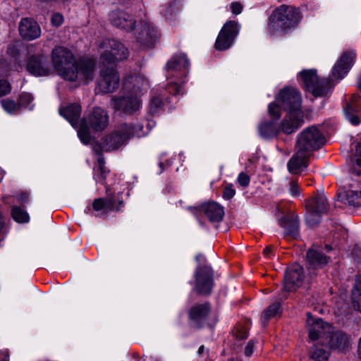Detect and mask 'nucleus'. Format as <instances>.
<instances>
[{
    "label": "nucleus",
    "mask_w": 361,
    "mask_h": 361,
    "mask_svg": "<svg viewBox=\"0 0 361 361\" xmlns=\"http://www.w3.org/2000/svg\"><path fill=\"white\" fill-rule=\"evenodd\" d=\"M240 25L235 20L226 22L221 29L215 45H232L240 32Z\"/></svg>",
    "instance_id": "17"
},
{
    "label": "nucleus",
    "mask_w": 361,
    "mask_h": 361,
    "mask_svg": "<svg viewBox=\"0 0 361 361\" xmlns=\"http://www.w3.org/2000/svg\"><path fill=\"white\" fill-rule=\"evenodd\" d=\"M321 346V343H318L314 345V349L311 354V358L314 361H326L329 358V351L324 350Z\"/></svg>",
    "instance_id": "38"
},
{
    "label": "nucleus",
    "mask_w": 361,
    "mask_h": 361,
    "mask_svg": "<svg viewBox=\"0 0 361 361\" xmlns=\"http://www.w3.org/2000/svg\"><path fill=\"white\" fill-rule=\"evenodd\" d=\"M350 171L356 176L361 174V140L355 145V152L350 159Z\"/></svg>",
    "instance_id": "32"
},
{
    "label": "nucleus",
    "mask_w": 361,
    "mask_h": 361,
    "mask_svg": "<svg viewBox=\"0 0 361 361\" xmlns=\"http://www.w3.org/2000/svg\"><path fill=\"white\" fill-rule=\"evenodd\" d=\"M286 185L288 187V192L292 197H297L300 195V188L297 180L287 178Z\"/></svg>",
    "instance_id": "42"
},
{
    "label": "nucleus",
    "mask_w": 361,
    "mask_h": 361,
    "mask_svg": "<svg viewBox=\"0 0 361 361\" xmlns=\"http://www.w3.org/2000/svg\"><path fill=\"white\" fill-rule=\"evenodd\" d=\"M357 111L353 103L348 104L344 109L345 118L355 126L358 125L360 122V118L357 116Z\"/></svg>",
    "instance_id": "35"
},
{
    "label": "nucleus",
    "mask_w": 361,
    "mask_h": 361,
    "mask_svg": "<svg viewBox=\"0 0 361 361\" xmlns=\"http://www.w3.org/2000/svg\"><path fill=\"white\" fill-rule=\"evenodd\" d=\"M54 70L63 80L74 82L75 86L93 80L96 71V59L85 56L76 59L68 47H55L51 52Z\"/></svg>",
    "instance_id": "1"
},
{
    "label": "nucleus",
    "mask_w": 361,
    "mask_h": 361,
    "mask_svg": "<svg viewBox=\"0 0 361 361\" xmlns=\"http://www.w3.org/2000/svg\"><path fill=\"white\" fill-rule=\"evenodd\" d=\"M279 225L284 228L285 235L295 238L298 235L299 224L296 218L284 216L279 219Z\"/></svg>",
    "instance_id": "31"
},
{
    "label": "nucleus",
    "mask_w": 361,
    "mask_h": 361,
    "mask_svg": "<svg viewBox=\"0 0 361 361\" xmlns=\"http://www.w3.org/2000/svg\"><path fill=\"white\" fill-rule=\"evenodd\" d=\"M111 23L118 28L127 32L132 31L135 28V20L129 13L121 10L112 11L109 15Z\"/></svg>",
    "instance_id": "22"
},
{
    "label": "nucleus",
    "mask_w": 361,
    "mask_h": 361,
    "mask_svg": "<svg viewBox=\"0 0 361 361\" xmlns=\"http://www.w3.org/2000/svg\"><path fill=\"white\" fill-rule=\"evenodd\" d=\"M308 267L311 269H322L328 262L329 258L317 249H310L307 252Z\"/></svg>",
    "instance_id": "30"
},
{
    "label": "nucleus",
    "mask_w": 361,
    "mask_h": 361,
    "mask_svg": "<svg viewBox=\"0 0 361 361\" xmlns=\"http://www.w3.org/2000/svg\"><path fill=\"white\" fill-rule=\"evenodd\" d=\"M306 222L310 226L317 225L321 218V214L326 213L329 209L327 199L324 194L319 193L307 204Z\"/></svg>",
    "instance_id": "12"
},
{
    "label": "nucleus",
    "mask_w": 361,
    "mask_h": 361,
    "mask_svg": "<svg viewBox=\"0 0 361 361\" xmlns=\"http://www.w3.org/2000/svg\"><path fill=\"white\" fill-rule=\"evenodd\" d=\"M307 329L309 333V338L311 341H317L322 345L324 344V339L327 334L331 331V326L324 322L320 319H314L310 313L307 314Z\"/></svg>",
    "instance_id": "14"
},
{
    "label": "nucleus",
    "mask_w": 361,
    "mask_h": 361,
    "mask_svg": "<svg viewBox=\"0 0 361 361\" xmlns=\"http://www.w3.org/2000/svg\"><path fill=\"white\" fill-rule=\"evenodd\" d=\"M235 334L238 339H245L248 336V334L246 330L238 331L236 329Z\"/></svg>",
    "instance_id": "52"
},
{
    "label": "nucleus",
    "mask_w": 361,
    "mask_h": 361,
    "mask_svg": "<svg viewBox=\"0 0 361 361\" xmlns=\"http://www.w3.org/2000/svg\"><path fill=\"white\" fill-rule=\"evenodd\" d=\"M160 34L157 28L151 23H145L141 32L137 37V41L143 45L154 44L159 42Z\"/></svg>",
    "instance_id": "26"
},
{
    "label": "nucleus",
    "mask_w": 361,
    "mask_h": 361,
    "mask_svg": "<svg viewBox=\"0 0 361 361\" xmlns=\"http://www.w3.org/2000/svg\"><path fill=\"white\" fill-rule=\"evenodd\" d=\"M63 16L60 13H54L51 18V23L55 27L61 26L63 23Z\"/></svg>",
    "instance_id": "45"
},
{
    "label": "nucleus",
    "mask_w": 361,
    "mask_h": 361,
    "mask_svg": "<svg viewBox=\"0 0 361 361\" xmlns=\"http://www.w3.org/2000/svg\"><path fill=\"white\" fill-rule=\"evenodd\" d=\"M88 121L92 128L95 131L104 130L108 125L109 116L106 112L99 108H94L88 117Z\"/></svg>",
    "instance_id": "27"
},
{
    "label": "nucleus",
    "mask_w": 361,
    "mask_h": 361,
    "mask_svg": "<svg viewBox=\"0 0 361 361\" xmlns=\"http://www.w3.org/2000/svg\"><path fill=\"white\" fill-rule=\"evenodd\" d=\"M210 307L207 303L198 304L192 306L189 312V319L191 326L201 328L204 325H210L208 317Z\"/></svg>",
    "instance_id": "19"
},
{
    "label": "nucleus",
    "mask_w": 361,
    "mask_h": 361,
    "mask_svg": "<svg viewBox=\"0 0 361 361\" xmlns=\"http://www.w3.org/2000/svg\"><path fill=\"white\" fill-rule=\"evenodd\" d=\"M195 259L199 263V265L195 272V288L200 294H209L213 287L212 269L208 265L201 266V264L205 261L204 255L201 254L197 255Z\"/></svg>",
    "instance_id": "9"
},
{
    "label": "nucleus",
    "mask_w": 361,
    "mask_h": 361,
    "mask_svg": "<svg viewBox=\"0 0 361 361\" xmlns=\"http://www.w3.org/2000/svg\"><path fill=\"white\" fill-rule=\"evenodd\" d=\"M190 63L183 53L174 54L166 65L169 80L166 91L173 95L183 93L182 85L188 72Z\"/></svg>",
    "instance_id": "5"
},
{
    "label": "nucleus",
    "mask_w": 361,
    "mask_h": 361,
    "mask_svg": "<svg viewBox=\"0 0 361 361\" xmlns=\"http://www.w3.org/2000/svg\"><path fill=\"white\" fill-rule=\"evenodd\" d=\"M81 108L78 104H73L65 109H60L59 114L64 117L71 125L77 129L78 136L80 141L87 145L91 140L90 130L85 120H80Z\"/></svg>",
    "instance_id": "8"
},
{
    "label": "nucleus",
    "mask_w": 361,
    "mask_h": 361,
    "mask_svg": "<svg viewBox=\"0 0 361 361\" xmlns=\"http://www.w3.org/2000/svg\"><path fill=\"white\" fill-rule=\"evenodd\" d=\"M27 71L35 76L49 75L52 68L50 66L47 57L43 54L32 56L28 60L27 64Z\"/></svg>",
    "instance_id": "18"
},
{
    "label": "nucleus",
    "mask_w": 361,
    "mask_h": 361,
    "mask_svg": "<svg viewBox=\"0 0 361 361\" xmlns=\"http://www.w3.org/2000/svg\"><path fill=\"white\" fill-rule=\"evenodd\" d=\"M338 198L344 204L358 207L361 206V190L357 182L349 183L338 193Z\"/></svg>",
    "instance_id": "23"
},
{
    "label": "nucleus",
    "mask_w": 361,
    "mask_h": 361,
    "mask_svg": "<svg viewBox=\"0 0 361 361\" xmlns=\"http://www.w3.org/2000/svg\"><path fill=\"white\" fill-rule=\"evenodd\" d=\"M263 253L264 255L266 256V257H269V255L271 253V249L270 247H266L264 251H263Z\"/></svg>",
    "instance_id": "53"
},
{
    "label": "nucleus",
    "mask_w": 361,
    "mask_h": 361,
    "mask_svg": "<svg viewBox=\"0 0 361 361\" xmlns=\"http://www.w3.org/2000/svg\"><path fill=\"white\" fill-rule=\"evenodd\" d=\"M19 33L26 40H33L41 35V28L36 21L31 18H22L19 23Z\"/></svg>",
    "instance_id": "25"
},
{
    "label": "nucleus",
    "mask_w": 361,
    "mask_h": 361,
    "mask_svg": "<svg viewBox=\"0 0 361 361\" xmlns=\"http://www.w3.org/2000/svg\"><path fill=\"white\" fill-rule=\"evenodd\" d=\"M286 113L282 120V131L289 135L295 132L304 123L302 97L294 87H284L268 105V114L276 119L281 116V109Z\"/></svg>",
    "instance_id": "2"
},
{
    "label": "nucleus",
    "mask_w": 361,
    "mask_h": 361,
    "mask_svg": "<svg viewBox=\"0 0 361 361\" xmlns=\"http://www.w3.org/2000/svg\"><path fill=\"white\" fill-rule=\"evenodd\" d=\"M166 153H161L159 156V166L161 169L160 173H162L166 167H169L172 161L166 159Z\"/></svg>",
    "instance_id": "44"
},
{
    "label": "nucleus",
    "mask_w": 361,
    "mask_h": 361,
    "mask_svg": "<svg viewBox=\"0 0 361 361\" xmlns=\"http://www.w3.org/2000/svg\"><path fill=\"white\" fill-rule=\"evenodd\" d=\"M324 143V137L315 126L304 129L298 135L296 148L307 153L319 148Z\"/></svg>",
    "instance_id": "11"
},
{
    "label": "nucleus",
    "mask_w": 361,
    "mask_h": 361,
    "mask_svg": "<svg viewBox=\"0 0 361 361\" xmlns=\"http://www.w3.org/2000/svg\"><path fill=\"white\" fill-rule=\"evenodd\" d=\"M299 22L298 11L291 6L281 5L274 10L269 24L271 32H288L295 27Z\"/></svg>",
    "instance_id": "6"
},
{
    "label": "nucleus",
    "mask_w": 361,
    "mask_h": 361,
    "mask_svg": "<svg viewBox=\"0 0 361 361\" xmlns=\"http://www.w3.org/2000/svg\"><path fill=\"white\" fill-rule=\"evenodd\" d=\"M304 279L303 268L299 264H293L289 266L284 276V291L279 296V300L286 298V292L295 291L300 287Z\"/></svg>",
    "instance_id": "13"
},
{
    "label": "nucleus",
    "mask_w": 361,
    "mask_h": 361,
    "mask_svg": "<svg viewBox=\"0 0 361 361\" xmlns=\"http://www.w3.org/2000/svg\"><path fill=\"white\" fill-rule=\"evenodd\" d=\"M1 361H8V356L5 355L4 359Z\"/></svg>",
    "instance_id": "57"
},
{
    "label": "nucleus",
    "mask_w": 361,
    "mask_h": 361,
    "mask_svg": "<svg viewBox=\"0 0 361 361\" xmlns=\"http://www.w3.org/2000/svg\"><path fill=\"white\" fill-rule=\"evenodd\" d=\"M162 97L158 96H153L149 103V111L152 114L159 113L161 106L164 104Z\"/></svg>",
    "instance_id": "40"
},
{
    "label": "nucleus",
    "mask_w": 361,
    "mask_h": 361,
    "mask_svg": "<svg viewBox=\"0 0 361 361\" xmlns=\"http://www.w3.org/2000/svg\"><path fill=\"white\" fill-rule=\"evenodd\" d=\"M230 8L234 15H238L242 12L243 6L241 3L235 1L231 4Z\"/></svg>",
    "instance_id": "49"
},
{
    "label": "nucleus",
    "mask_w": 361,
    "mask_h": 361,
    "mask_svg": "<svg viewBox=\"0 0 361 361\" xmlns=\"http://www.w3.org/2000/svg\"><path fill=\"white\" fill-rule=\"evenodd\" d=\"M356 60L355 53L346 51L342 53L334 65L329 75V81L334 85L343 80L350 72Z\"/></svg>",
    "instance_id": "10"
},
{
    "label": "nucleus",
    "mask_w": 361,
    "mask_h": 361,
    "mask_svg": "<svg viewBox=\"0 0 361 361\" xmlns=\"http://www.w3.org/2000/svg\"><path fill=\"white\" fill-rule=\"evenodd\" d=\"M281 313V305L277 302L269 305L266 310H264L261 316V321L264 326H265L268 321L276 317Z\"/></svg>",
    "instance_id": "33"
},
{
    "label": "nucleus",
    "mask_w": 361,
    "mask_h": 361,
    "mask_svg": "<svg viewBox=\"0 0 361 361\" xmlns=\"http://www.w3.org/2000/svg\"><path fill=\"white\" fill-rule=\"evenodd\" d=\"M237 181L240 185L243 187H247L250 182V176L244 172L239 173Z\"/></svg>",
    "instance_id": "46"
},
{
    "label": "nucleus",
    "mask_w": 361,
    "mask_h": 361,
    "mask_svg": "<svg viewBox=\"0 0 361 361\" xmlns=\"http://www.w3.org/2000/svg\"><path fill=\"white\" fill-rule=\"evenodd\" d=\"M11 89V85L6 80H0V97L9 93Z\"/></svg>",
    "instance_id": "48"
},
{
    "label": "nucleus",
    "mask_w": 361,
    "mask_h": 361,
    "mask_svg": "<svg viewBox=\"0 0 361 361\" xmlns=\"http://www.w3.org/2000/svg\"><path fill=\"white\" fill-rule=\"evenodd\" d=\"M128 55L127 47H106V49L102 52L100 60L105 66L126 59Z\"/></svg>",
    "instance_id": "20"
},
{
    "label": "nucleus",
    "mask_w": 361,
    "mask_h": 361,
    "mask_svg": "<svg viewBox=\"0 0 361 361\" xmlns=\"http://www.w3.org/2000/svg\"><path fill=\"white\" fill-rule=\"evenodd\" d=\"M326 250H327L328 251H329V250H331V247L330 245H326Z\"/></svg>",
    "instance_id": "58"
},
{
    "label": "nucleus",
    "mask_w": 361,
    "mask_h": 361,
    "mask_svg": "<svg viewBox=\"0 0 361 361\" xmlns=\"http://www.w3.org/2000/svg\"><path fill=\"white\" fill-rule=\"evenodd\" d=\"M298 80L305 90L314 97H326L331 92L334 84H331L328 79H318L314 69L303 70L298 73Z\"/></svg>",
    "instance_id": "7"
},
{
    "label": "nucleus",
    "mask_w": 361,
    "mask_h": 361,
    "mask_svg": "<svg viewBox=\"0 0 361 361\" xmlns=\"http://www.w3.org/2000/svg\"><path fill=\"white\" fill-rule=\"evenodd\" d=\"M33 98L32 95L29 93H23L19 97V106L23 107L27 109H32L33 104Z\"/></svg>",
    "instance_id": "39"
},
{
    "label": "nucleus",
    "mask_w": 361,
    "mask_h": 361,
    "mask_svg": "<svg viewBox=\"0 0 361 361\" xmlns=\"http://www.w3.org/2000/svg\"><path fill=\"white\" fill-rule=\"evenodd\" d=\"M204 351V345H201L198 349L197 353H198V355H201L203 354Z\"/></svg>",
    "instance_id": "54"
},
{
    "label": "nucleus",
    "mask_w": 361,
    "mask_h": 361,
    "mask_svg": "<svg viewBox=\"0 0 361 361\" xmlns=\"http://www.w3.org/2000/svg\"><path fill=\"white\" fill-rule=\"evenodd\" d=\"M255 343L253 341H249L245 348V355L250 357L252 355Z\"/></svg>",
    "instance_id": "50"
},
{
    "label": "nucleus",
    "mask_w": 361,
    "mask_h": 361,
    "mask_svg": "<svg viewBox=\"0 0 361 361\" xmlns=\"http://www.w3.org/2000/svg\"><path fill=\"white\" fill-rule=\"evenodd\" d=\"M336 308H337V312H336L337 314H342L343 313L345 312V310L343 311V310H340L339 304L338 303L336 304Z\"/></svg>",
    "instance_id": "55"
},
{
    "label": "nucleus",
    "mask_w": 361,
    "mask_h": 361,
    "mask_svg": "<svg viewBox=\"0 0 361 361\" xmlns=\"http://www.w3.org/2000/svg\"><path fill=\"white\" fill-rule=\"evenodd\" d=\"M216 47V50H218V51H225V50L227 49V48L228 47H221V46H219V47Z\"/></svg>",
    "instance_id": "56"
},
{
    "label": "nucleus",
    "mask_w": 361,
    "mask_h": 361,
    "mask_svg": "<svg viewBox=\"0 0 361 361\" xmlns=\"http://www.w3.org/2000/svg\"><path fill=\"white\" fill-rule=\"evenodd\" d=\"M192 212L196 216L201 226L204 224L199 216L202 214H204L212 224L221 221L224 216V207L214 202H207L198 207L193 208L192 209Z\"/></svg>",
    "instance_id": "15"
},
{
    "label": "nucleus",
    "mask_w": 361,
    "mask_h": 361,
    "mask_svg": "<svg viewBox=\"0 0 361 361\" xmlns=\"http://www.w3.org/2000/svg\"><path fill=\"white\" fill-rule=\"evenodd\" d=\"M149 82L142 75L130 76L123 81L125 94L111 98V105L116 111L133 114L138 111L142 105L140 96L141 92L147 88Z\"/></svg>",
    "instance_id": "4"
},
{
    "label": "nucleus",
    "mask_w": 361,
    "mask_h": 361,
    "mask_svg": "<svg viewBox=\"0 0 361 361\" xmlns=\"http://www.w3.org/2000/svg\"><path fill=\"white\" fill-rule=\"evenodd\" d=\"M147 134L143 130V125L140 123H123L118 126L114 131L106 136L99 149H95L99 154L97 158V166L94 168L93 178L97 183L104 184V180L109 171L106 170L103 157L100 151H111L118 149L120 146L126 144L127 141L133 137H142Z\"/></svg>",
    "instance_id": "3"
},
{
    "label": "nucleus",
    "mask_w": 361,
    "mask_h": 361,
    "mask_svg": "<svg viewBox=\"0 0 361 361\" xmlns=\"http://www.w3.org/2000/svg\"><path fill=\"white\" fill-rule=\"evenodd\" d=\"M8 53L10 54L16 61H20L27 58L28 47H9L8 48Z\"/></svg>",
    "instance_id": "36"
},
{
    "label": "nucleus",
    "mask_w": 361,
    "mask_h": 361,
    "mask_svg": "<svg viewBox=\"0 0 361 361\" xmlns=\"http://www.w3.org/2000/svg\"><path fill=\"white\" fill-rule=\"evenodd\" d=\"M329 349L343 352L350 345V336L341 331H334L331 327V333L328 334L324 339V344Z\"/></svg>",
    "instance_id": "16"
},
{
    "label": "nucleus",
    "mask_w": 361,
    "mask_h": 361,
    "mask_svg": "<svg viewBox=\"0 0 361 361\" xmlns=\"http://www.w3.org/2000/svg\"><path fill=\"white\" fill-rule=\"evenodd\" d=\"M1 105L5 111L10 114H16L20 109L19 104H16L13 101L9 99L2 100Z\"/></svg>",
    "instance_id": "41"
},
{
    "label": "nucleus",
    "mask_w": 361,
    "mask_h": 361,
    "mask_svg": "<svg viewBox=\"0 0 361 361\" xmlns=\"http://www.w3.org/2000/svg\"><path fill=\"white\" fill-rule=\"evenodd\" d=\"M119 76L114 68H107L101 73L98 81V88L103 93H109L116 90L118 86Z\"/></svg>",
    "instance_id": "21"
},
{
    "label": "nucleus",
    "mask_w": 361,
    "mask_h": 361,
    "mask_svg": "<svg viewBox=\"0 0 361 361\" xmlns=\"http://www.w3.org/2000/svg\"><path fill=\"white\" fill-rule=\"evenodd\" d=\"M18 202L25 203L28 201L29 194L27 192H22L16 197Z\"/></svg>",
    "instance_id": "51"
},
{
    "label": "nucleus",
    "mask_w": 361,
    "mask_h": 361,
    "mask_svg": "<svg viewBox=\"0 0 361 361\" xmlns=\"http://www.w3.org/2000/svg\"><path fill=\"white\" fill-rule=\"evenodd\" d=\"M11 216L13 219L18 223H27L30 220L27 212L20 207H12Z\"/></svg>",
    "instance_id": "37"
},
{
    "label": "nucleus",
    "mask_w": 361,
    "mask_h": 361,
    "mask_svg": "<svg viewBox=\"0 0 361 361\" xmlns=\"http://www.w3.org/2000/svg\"><path fill=\"white\" fill-rule=\"evenodd\" d=\"M352 301L354 307L361 312V276L355 279V286L352 290Z\"/></svg>",
    "instance_id": "34"
},
{
    "label": "nucleus",
    "mask_w": 361,
    "mask_h": 361,
    "mask_svg": "<svg viewBox=\"0 0 361 361\" xmlns=\"http://www.w3.org/2000/svg\"><path fill=\"white\" fill-rule=\"evenodd\" d=\"M178 1L173 0L169 2L165 10V16L169 20H172L176 13L178 11Z\"/></svg>",
    "instance_id": "43"
},
{
    "label": "nucleus",
    "mask_w": 361,
    "mask_h": 361,
    "mask_svg": "<svg viewBox=\"0 0 361 361\" xmlns=\"http://www.w3.org/2000/svg\"><path fill=\"white\" fill-rule=\"evenodd\" d=\"M309 154V153L297 149L296 153L288 162V171L293 174L300 173L307 166L306 159Z\"/></svg>",
    "instance_id": "28"
},
{
    "label": "nucleus",
    "mask_w": 361,
    "mask_h": 361,
    "mask_svg": "<svg viewBox=\"0 0 361 361\" xmlns=\"http://www.w3.org/2000/svg\"><path fill=\"white\" fill-rule=\"evenodd\" d=\"M271 121H262L259 126V133L260 135L264 138H270L276 136L279 132L282 131V121L279 124L276 121L279 119H276L271 116Z\"/></svg>",
    "instance_id": "29"
},
{
    "label": "nucleus",
    "mask_w": 361,
    "mask_h": 361,
    "mask_svg": "<svg viewBox=\"0 0 361 361\" xmlns=\"http://www.w3.org/2000/svg\"><path fill=\"white\" fill-rule=\"evenodd\" d=\"M107 197L104 198L96 199L93 202V209L97 212L106 213L109 211L119 210L123 206V201L119 197H116L110 193V190L106 189Z\"/></svg>",
    "instance_id": "24"
},
{
    "label": "nucleus",
    "mask_w": 361,
    "mask_h": 361,
    "mask_svg": "<svg viewBox=\"0 0 361 361\" xmlns=\"http://www.w3.org/2000/svg\"><path fill=\"white\" fill-rule=\"evenodd\" d=\"M235 194V190H234L233 185L230 184L225 187L223 192V197L226 200H231Z\"/></svg>",
    "instance_id": "47"
}]
</instances>
